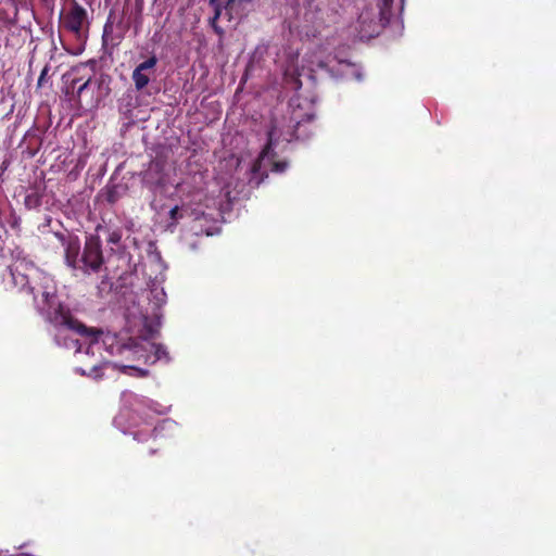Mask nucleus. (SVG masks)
I'll list each match as a JSON object with an SVG mask.
<instances>
[{
	"label": "nucleus",
	"instance_id": "f257e3e1",
	"mask_svg": "<svg viewBox=\"0 0 556 556\" xmlns=\"http://www.w3.org/2000/svg\"><path fill=\"white\" fill-rule=\"evenodd\" d=\"M49 282H52L50 280ZM42 296L48 306V316L50 320L59 327V338H64L67 348H74L76 353V362L81 363L85 367H77L76 370L81 375L98 378V370L104 366L105 368L121 367L123 372L143 377L147 370L134 365H118L109 362L102 351L110 355H122L128 361H142L144 364H154L165 357L164 349L156 345L147 337L140 340L129 339L127 342L114 333H105L97 336L74 319L68 309L65 308L56 295L54 294L53 283H48L42 291Z\"/></svg>",
	"mask_w": 556,
	"mask_h": 556
},
{
	"label": "nucleus",
	"instance_id": "f03ea898",
	"mask_svg": "<svg viewBox=\"0 0 556 556\" xmlns=\"http://www.w3.org/2000/svg\"><path fill=\"white\" fill-rule=\"evenodd\" d=\"M282 136V132L275 126L268 132V143L261 152L256 160H251L250 157H241L235 159L231 157L228 163L236 164L237 168L240 170H244L245 174L251 175V179L257 178L262 168L267 166H271V169L277 173H281L287 168V163L275 162L273 154V147Z\"/></svg>",
	"mask_w": 556,
	"mask_h": 556
},
{
	"label": "nucleus",
	"instance_id": "7ed1b4c3",
	"mask_svg": "<svg viewBox=\"0 0 556 556\" xmlns=\"http://www.w3.org/2000/svg\"><path fill=\"white\" fill-rule=\"evenodd\" d=\"M392 0H383V5L370 3L362 9L356 22V29L361 38H370L388 21L389 7Z\"/></svg>",
	"mask_w": 556,
	"mask_h": 556
},
{
	"label": "nucleus",
	"instance_id": "20e7f679",
	"mask_svg": "<svg viewBox=\"0 0 556 556\" xmlns=\"http://www.w3.org/2000/svg\"><path fill=\"white\" fill-rule=\"evenodd\" d=\"M74 78L72 80L73 89H76L79 101L86 102L87 105L93 106L100 102L109 93V78L99 76L87 78L85 81Z\"/></svg>",
	"mask_w": 556,
	"mask_h": 556
},
{
	"label": "nucleus",
	"instance_id": "39448f33",
	"mask_svg": "<svg viewBox=\"0 0 556 556\" xmlns=\"http://www.w3.org/2000/svg\"><path fill=\"white\" fill-rule=\"evenodd\" d=\"M101 244L98 238L90 237L85 243L84 253L80 260L83 268L87 270L97 271L102 265Z\"/></svg>",
	"mask_w": 556,
	"mask_h": 556
},
{
	"label": "nucleus",
	"instance_id": "423d86ee",
	"mask_svg": "<svg viewBox=\"0 0 556 556\" xmlns=\"http://www.w3.org/2000/svg\"><path fill=\"white\" fill-rule=\"evenodd\" d=\"M33 271L30 264L23 261H17L11 267V277L13 283L21 290L26 291L28 294L31 293L29 285V273Z\"/></svg>",
	"mask_w": 556,
	"mask_h": 556
},
{
	"label": "nucleus",
	"instance_id": "0eeeda50",
	"mask_svg": "<svg viewBox=\"0 0 556 556\" xmlns=\"http://www.w3.org/2000/svg\"><path fill=\"white\" fill-rule=\"evenodd\" d=\"M86 21V11L74 3L63 15L64 26L76 35H80Z\"/></svg>",
	"mask_w": 556,
	"mask_h": 556
},
{
	"label": "nucleus",
	"instance_id": "6e6552de",
	"mask_svg": "<svg viewBox=\"0 0 556 556\" xmlns=\"http://www.w3.org/2000/svg\"><path fill=\"white\" fill-rule=\"evenodd\" d=\"M156 65V58L152 56L147 61L139 64L132 72V80L138 90L143 89L150 81V75L147 74L148 71H151Z\"/></svg>",
	"mask_w": 556,
	"mask_h": 556
},
{
	"label": "nucleus",
	"instance_id": "1a4fd4ad",
	"mask_svg": "<svg viewBox=\"0 0 556 556\" xmlns=\"http://www.w3.org/2000/svg\"><path fill=\"white\" fill-rule=\"evenodd\" d=\"M194 216L195 219L200 218L201 215H204L203 212L198 208H192L190 206H175L169 211L170 219L176 223L179 218L184 217V215Z\"/></svg>",
	"mask_w": 556,
	"mask_h": 556
},
{
	"label": "nucleus",
	"instance_id": "9d476101",
	"mask_svg": "<svg viewBox=\"0 0 556 556\" xmlns=\"http://www.w3.org/2000/svg\"><path fill=\"white\" fill-rule=\"evenodd\" d=\"M79 252V243L77 241H70L66 247L65 258L68 266L73 268H80V260L77 258Z\"/></svg>",
	"mask_w": 556,
	"mask_h": 556
},
{
	"label": "nucleus",
	"instance_id": "9b49d317",
	"mask_svg": "<svg viewBox=\"0 0 556 556\" xmlns=\"http://www.w3.org/2000/svg\"><path fill=\"white\" fill-rule=\"evenodd\" d=\"M151 292L154 295L157 305H161L165 302L166 294L163 289H154Z\"/></svg>",
	"mask_w": 556,
	"mask_h": 556
},
{
	"label": "nucleus",
	"instance_id": "f8f14e48",
	"mask_svg": "<svg viewBox=\"0 0 556 556\" xmlns=\"http://www.w3.org/2000/svg\"><path fill=\"white\" fill-rule=\"evenodd\" d=\"M123 401L125 404H130L132 401L138 402L137 397L129 392L123 394Z\"/></svg>",
	"mask_w": 556,
	"mask_h": 556
},
{
	"label": "nucleus",
	"instance_id": "ddd939ff",
	"mask_svg": "<svg viewBox=\"0 0 556 556\" xmlns=\"http://www.w3.org/2000/svg\"><path fill=\"white\" fill-rule=\"evenodd\" d=\"M291 119L299 126L302 123V115L296 110H293Z\"/></svg>",
	"mask_w": 556,
	"mask_h": 556
},
{
	"label": "nucleus",
	"instance_id": "4468645a",
	"mask_svg": "<svg viewBox=\"0 0 556 556\" xmlns=\"http://www.w3.org/2000/svg\"><path fill=\"white\" fill-rule=\"evenodd\" d=\"M147 331H148L149 336H150V337H152V336H153V333L156 331V328H155V327L150 326V327L148 328V330H147Z\"/></svg>",
	"mask_w": 556,
	"mask_h": 556
},
{
	"label": "nucleus",
	"instance_id": "2eb2a0df",
	"mask_svg": "<svg viewBox=\"0 0 556 556\" xmlns=\"http://www.w3.org/2000/svg\"><path fill=\"white\" fill-rule=\"evenodd\" d=\"M46 74H47V68H45V70L41 72V75H40V78H39L38 84H40V83L45 79Z\"/></svg>",
	"mask_w": 556,
	"mask_h": 556
},
{
	"label": "nucleus",
	"instance_id": "dca6fc26",
	"mask_svg": "<svg viewBox=\"0 0 556 556\" xmlns=\"http://www.w3.org/2000/svg\"><path fill=\"white\" fill-rule=\"evenodd\" d=\"M122 419H123V416H122V415H119V416L115 419L116 424L122 425Z\"/></svg>",
	"mask_w": 556,
	"mask_h": 556
},
{
	"label": "nucleus",
	"instance_id": "f3484780",
	"mask_svg": "<svg viewBox=\"0 0 556 556\" xmlns=\"http://www.w3.org/2000/svg\"><path fill=\"white\" fill-rule=\"evenodd\" d=\"M236 0H229L227 7L230 8L235 3Z\"/></svg>",
	"mask_w": 556,
	"mask_h": 556
},
{
	"label": "nucleus",
	"instance_id": "a211bd4d",
	"mask_svg": "<svg viewBox=\"0 0 556 556\" xmlns=\"http://www.w3.org/2000/svg\"><path fill=\"white\" fill-rule=\"evenodd\" d=\"M291 138H292V136H291V135H289V136H286V137H285V139H286L287 141H290V140H291Z\"/></svg>",
	"mask_w": 556,
	"mask_h": 556
}]
</instances>
